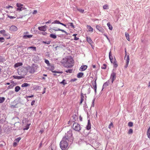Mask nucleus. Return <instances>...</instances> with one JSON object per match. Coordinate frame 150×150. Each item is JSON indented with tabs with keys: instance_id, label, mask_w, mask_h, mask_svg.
Segmentation results:
<instances>
[{
	"instance_id": "obj_63",
	"label": "nucleus",
	"mask_w": 150,
	"mask_h": 150,
	"mask_svg": "<svg viewBox=\"0 0 150 150\" xmlns=\"http://www.w3.org/2000/svg\"><path fill=\"white\" fill-rule=\"evenodd\" d=\"M41 34L44 35H47V33L46 32H42Z\"/></svg>"
},
{
	"instance_id": "obj_6",
	"label": "nucleus",
	"mask_w": 150,
	"mask_h": 150,
	"mask_svg": "<svg viewBox=\"0 0 150 150\" xmlns=\"http://www.w3.org/2000/svg\"><path fill=\"white\" fill-rule=\"evenodd\" d=\"M116 74L112 71L110 75V79H111L112 83L116 79Z\"/></svg>"
},
{
	"instance_id": "obj_28",
	"label": "nucleus",
	"mask_w": 150,
	"mask_h": 150,
	"mask_svg": "<svg viewBox=\"0 0 150 150\" xmlns=\"http://www.w3.org/2000/svg\"><path fill=\"white\" fill-rule=\"evenodd\" d=\"M67 58H63L62 60V64H65L67 63Z\"/></svg>"
},
{
	"instance_id": "obj_58",
	"label": "nucleus",
	"mask_w": 150,
	"mask_h": 150,
	"mask_svg": "<svg viewBox=\"0 0 150 150\" xmlns=\"http://www.w3.org/2000/svg\"><path fill=\"white\" fill-rule=\"evenodd\" d=\"M17 145V142H14L13 143V146L14 147H15Z\"/></svg>"
},
{
	"instance_id": "obj_26",
	"label": "nucleus",
	"mask_w": 150,
	"mask_h": 150,
	"mask_svg": "<svg viewBox=\"0 0 150 150\" xmlns=\"http://www.w3.org/2000/svg\"><path fill=\"white\" fill-rule=\"evenodd\" d=\"M84 74L83 72H80L77 75V77L78 78H80L82 77L83 75Z\"/></svg>"
},
{
	"instance_id": "obj_1",
	"label": "nucleus",
	"mask_w": 150,
	"mask_h": 150,
	"mask_svg": "<svg viewBox=\"0 0 150 150\" xmlns=\"http://www.w3.org/2000/svg\"><path fill=\"white\" fill-rule=\"evenodd\" d=\"M62 139L71 143L73 140L72 136V130H70L65 133V136L63 137Z\"/></svg>"
},
{
	"instance_id": "obj_17",
	"label": "nucleus",
	"mask_w": 150,
	"mask_h": 150,
	"mask_svg": "<svg viewBox=\"0 0 150 150\" xmlns=\"http://www.w3.org/2000/svg\"><path fill=\"white\" fill-rule=\"evenodd\" d=\"M86 40L92 46V45L93 43V41L92 40L91 38L90 37H86Z\"/></svg>"
},
{
	"instance_id": "obj_64",
	"label": "nucleus",
	"mask_w": 150,
	"mask_h": 150,
	"mask_svg": "<svg viewBox=\"0 0 150 150\" xmlns=\"http://www.w3.org/2000/svg\"><path fill=\"white\" fill-rule=\"evenodd\" d=\"M37 12V11L36 10H34L33 12V14H36Z\"/></svg>"
},
{
	"instance_id": "obj_15",
	"label": "nucleus",
	"mask_w": 150,
	"mask_h": 150,
	"mask_svg": "<svg viewBox=\"0 0 150 150\" xmlns=\"http://www.w3.org/2000/svg\"><path fill=\"white\" fill-rule=\"evenodd\" d=\"M86 128L87 130H89L91 128V124L90 122V120H88V124L86 126Z\"/></svg>"
},
{
	"instance_id": "obj_10",
	"label": "nucleus",
	"mask_w": 150,
	"mask_h": 150,
	"mask_svg": "<svg viewBox=\"0 0 150 150\" xmlns=\"http://www.w3.org/2000/svg\"><path fill=\"white\" fill-rule=\"evenodd\" d=\"M9 30L11 31H15L17 30V28L16 26L12 25L10 28Z\"/></svg>"
},
{
	"instance_id": "obj_13",
	"label": "nucleus",
	"mask_w": 150,
	"mask_h": 150,
	"mask_svg": "<svg viewBox=\"0 0 150 150\" xmlns=\"http://www.w3.org/2000/svg\"><path fill=\"white\" fill-rule=\"evenodd\" d=\"M46 26L45 25L44 26H42L41 27H38V29L39 30H40L42 31L45 32L46 30Z\"/></svg>"
},
{
	"instance_id": "obj_9",
	"label": "nucleus",
	"mask_w": 150,
	"mask_h": 150,
	"mask_svg": "<svg viewBox=\"0 0 150 150\" xmlns=\"http://www.w3.org/2000/svg\"><path fill=\"white\" fill-rule=\"evenodd\" d=\"M52 24H61L66 28H67V25L63 23H61L58 20H55L54 21L52 22Z\"/></svg>"
},
{
	"instance_id": "obj_20",
	"label": "nucleus",
	"mask_w": 150,
	"mask_h": 150,
	"mask_svg": "<svg viewBox=\"0 0 150 150\" xmlns=\"http://www.w3.org/2000/svg\"><path fill=\"white\" fill-rule=\"evenodd\" d=\"M87 28L88 30V31L91 32H92L93 31V29L91 27V26L89 25H87Z\"/></svg>"
},
{
	"instance_id": "obj_8",
	"label": "nucleus",
	"mask_w": 150,
	"mask_h": 150,
	"mask_svg": "<svg viewBox=\"0 0 150 150\" xmlns=\"http://www.w3.org/2000/svg\"><path fill=\"white\" fill-rule=\"evenodd\" d=\"M129 61V55H128L127 56L126 59V65L124 66V68H127L128 66Z\"/></svg>"
},
{
	"instance_id": "obj_54",
	"label": "nucleus",
	"mask_w": 150,
	"mask_h": 150,
	"mask_svg": "<svg viewBox=\"0 0 150 150\" xmlns=\"http://www.w3.org/2000/svg\"><path fill=\"white\" fill-rule=\"evenodd\" d=\"M95 100V98H94L93 100H92V104L91 106V107H94V103Z\"/></svg>"
},
{
	"instance_id": "obj_12",
	"label": "nucleus",
	"mask_w": 150,
	"mask_h": 150,
	"mask_svg": "<svg viewBox=\"0 0 150 150\" xmlns=\"http://www.w3.org/2000/svg\"><path fill=\"white\" fill-rule=\"evenodd\" d=\"M87 68L86 65H82L80 68L79 70L80 71H83L86 70Z\"/></svg>"
},
{
	"instance_id": "obj_47",
	"label": "nucleus",
	"mask_w": 150,
	"mask_h": 150,
	"mask_svg": "<svg viewBox=\"0 0 150 150\" xmlns=\"http://www.w3.org/2000/svg\"><path fill=\"white\" fill-rule=\"evenodd\" d=\"M7 16H8V18L11 19L15 18L16 17V16H10L9 15H7Z\"/></svg>"
},
{
	"instance_id": "obj_48",
	"label": "nucleus",
	"mask_w": 150,
	"mask_h": 150,
	"mask_svg": "<svg viewBox=\"0 0 150 150\" xmlns=\"http://www.w3.org/2000/svg\"><path fill=\"white\" fill-rule=\"evenodd\" d=\"M67 73H71L72 71V69H68L65 71Z\"/></svg>"
},
{
	"instance_id": "obj_40",
	"label": "nucleus",
	"mask_w": 150,
	"mask_h": 150,
	"mask_svg": "<svg viewBox=\"0 0 150 150\" xmlns=\"http://www.w3.org/2000/svg\"><path fill=\"white\" fill-rule=\"evenodd\" d=\"M23 6V4H21L20 3H17L16 4V6L18 7H22V6Z\"/></svg>"
},
{
	"instance_id": "obj_33",
	"label": "nucleus",
	"mask_w": 150,
	"mask_h": 150,
	"mask_svg": "<svg viewBox=\"0 0 150 150\" xmlns=\"http://www.w3.org/2000/svg\"><path fill=\"white\" fill-rule=\"evenodd\" d=\"M30 86L29 84H28L27 83H23V84H22L21 86L22 87H26L28 86Z\"/></svg>"
},
{
	"instance_id": "obj_7",
	"label": "nucleus",
	"mask_w": 150,
	"mask_h": 150,
	"mask_svg": "<svg viewBox=\"0 0 150 150\" xmlns=\"http://www.w3.org/2000/svg\"><path fill=\"white\" fill-rule=\"evenodd\" d=\"M0 33L3 34L4 36H7L6 38L7 39L10 38V36L8 37V34L6 33V31L4 30H0Z\"/></svg>"
},
{
	"instance_id": "obj_56",
	"label": "nucleus",
	"mask_w": 150,
	"mask_h": 150,
	"mask_svg": "<svg viewBox=\"0 0 150 150\" xmlns=\"http://www.w3.org/2000/svg\"><path fill=\"white\" fill-rule=\"evenodd\" d=\"M96 79H95V81H94V82L92 83L93 86L95 85V84L96 85Z\"/></svg>"
},
{
	"instance_id": "obj_11",
	"label": "nucleus",
	"mask_w": 150,
	"mask_h": 150,
	"mask_svg": "<svg viewBox=\"0 0 150 150\" xmlns=\"http://www.w3.org/2000/svg\"><path fill=\"white\" fill-rule=\"evenodd\" d=\"M96 28L100 32L103 33L104 32V30L100 26L98 25H97L96 26Z\"/></svg>"
},
{
	"instance_id": "obj_53",
	"label": "nucleus",
	"mask_w": 150,
	"mask_h": 150,
	"mask_svg": "<svg viewBox=\"0 0 150 150\" xmlns=\"http://www.w3.org/2000/svg\"><path fill=\"white\" fill-rule=\"evenodd\" d=\"M70 25V26L71 27L73 28H74L75 27L74 25H73V24L72 23H69Z\"/></svg>"
},
{
	"instance_id": "obj_46",
	"label": "nucleus",
	"mask_w": 150,
	"mask_h": 150,
	"mask_svg": "<svg viewBox=\"0 0 150 150\" xmlns=\"http://www.w3.org/2000/svg\"><path fill=\"white\" fill-rule=\"evenodd\" d=\"M93 87L95 93L96 92V89H97V85L95 84V85L93 86Z\"/></svg>"
},
{
	"instance_id": "obj_41",
	"label": "nucleus",
	"mask_w": 150,
	"mask_h": 150,
	"mask_svg": "<svg viewBox=\"0 0 150 150\" xmlns=\"http://www.w3.org/2000/svg\"><path fill=\"white\" fill-rule=\"evenodd\" d=\"M14 87V85L11 84L7 87V89H11L13 88Z\"/></svg>"
},
{
	"instance_id": "obj_34",
	"label": "nucleus",
	"mask_w": 150,
	"mask_h": 150,
	"mask_svg": "<svg viewBox=\"0 0 150 150\" xmlns=\"http://www.w3.org/2000/svg\"><path fill=\"white\" fill-rule=\"evenodd\" d=\"M30 49H33L34 51H36V47H35L31 46L27 48V50H28Z\"/></svg>"
},
{
	"instance_id": "obj_27",
	"label": "nucleus",
	"mask_w": 150,
	"mask_h": 150,
	"mask_svg": "<svg viewBox=\"0 0 150 150\" xmlns=\"http://www.w3.org/2000/svg\"><path fill=\"white\" fill-rule=\"evenodd\" d=\"M107 25L109 29L110 30H112L113 28L112 26L110 25V23L108 22L107 23Z\"/></svg>"
},
{
	"instance_id": "obj_50",
	"label": "nucleus",
	"mask_w": 150,
	"mask_h": 150,
	"mask_svg": "<svg viewBox=\"0 0 150 150\" xmlns=\"http://www.w3.org/2000/svg\"><path fill=\"white\" fill-rule=\"evenodd\" d=\"M24 8H23V7L22 6L21 7L18 8H17L16 10L17 11H21L22 10V9H24Z\"/></svg>"
},
{
	"instance_id": "obj_57",
	"label": "nucleus",
	"mask_w": 150,
	"mask_h": 150,
	"mask_svg": "<svg viewBox=\"0 0 150 150\" xmlns=\"http://www.w3.org/2000/svg\"><path fill=\"white\" fill-rule=\"evenodd\" d=\"M104 36H105L107 38V39H108V40L109 42H110V40L109 38H108V37L105 34H104Z\"/></svg>"
},
{
	"instance_id": "obj_44",
	"label": "nucleus",
	"mask_w": 150,
	"mask_h": 150,
	"mask_svg": "<svg viewBox=\"0 0 150 150\" xmlns=\"http://www.w3.org/2000/svg\"><path fill=\"white\" fill-rule=\"evenodd\" d=\"M42 42L43 43L47 44V45H49L50 43V41H43Z\"/></svg>"
},
{
	"instance_id": "obj_4",
	"label": "nucleus",
	"mask_w": 150,
	"mask_h": 150,
	"mask_svg": "<svg viewBox=\"0 0 150 150\" xmlns=\"http://www.w3.org/2000/svg\"><path fill=\"white\" fill-rule=\"evenodd\" d=\"M35 65L33 64L32 65L31 67L28 66L26 67L25 69L26 71H28L31 73H34L35 71Z\"/></svg>"
},
{
	"instance_id": "obj_5",
	"label": "nucleus",
	"mask_w": 150,
	"mask_h": 150,
	"mask_svg": "<svg viewBox=\"0 0 150 150\" xmlns=\"http://www.w3.org/2000/svg\"><path fill=\"white\" fill-rule=\"evenodd\" d=\"M73 129L77 132L80 131L81 127L80 125L77 123L74 122L72 126Z\"/></svg>"
},
{
	"instance_id": "obj_16",
	"label": "nucleus",
	"mask_w": 150,
	"mask_h": 150,
	"mask_svg": "<svg viewBox=\"0 0 150 150\" xmlns=\"http://www.w3.org/2000/svg\"><path fill=\"white\" fill-rule=\"evenodd\" d=\"M109 82V80H108L106 82H105L103 84V88H102V90H103L104 88H105L108 85Z\"/></svg>"
},
{
	"instance_id": "obj_39",
	"label": "nucleus",
	"mask_w": 150,
	"mask_h": 150,
	"mask_svg": "<svg viewBox=\"0 0 150 150\" xmlns=\"http://www.w3.org/2000/svg\"><path fill=\"white\" fill-rule=\"evenodd\" d=\"M76 115H73L72 118H73V121L74 122L76 120Z\"/></svg>"
},
{
	"instance_id": "obj_25",
	"label": "nucleus",
	"mask_w": 150,
	"mask_h": 150,
	"mask_svg": "<svg viewBox=\"0 0 150 150\" xmlns=\"http://www.w3.org/2000/svg\"><path fill=\"white\" fill-rule=\"evenodd\" d=\"M125 36L127 40H128V41H130L129 36V35L128 34V33H127V32H125Z\"/></svg>"
},
{
	"instance_id": "obj_18",
	"label": "nucleus",
	"mask_w": 150,
	"mask_h": 150,
	"mask_svg": "<svg viewBox=\"0 0 150 150\" xmlns=\"http://www.w3.org/2000/svg\"><path fill=\"white\" fill-rule=\"evenodd\" d=\"M113 64L114 67L115 68H116L118 67V64L115 57L114 58V60Z\"/></svg>"
},
{
	"instance_id": "obj_35",
	"label": "nucleus",
	"mask_w": 150,
	"mask_h": 150,
	"mask_svg": "<svg viewBox=\"0 0 150 150\" xmlns=\"http://www.w3.org/2000/svg\"><path fill=\"white\" fill-rule=\"evenodd\" d=\"M5 98L4 97H0V103H3L5 100Z\"/></svg>"
},
{
	"instance_id": "obj_30",
	"label": "nucleus",
	"mask_w": 150,
	"mask_h": 150,
	"mask_svg": "<svg viewBox=\"0 0 150 150\" xmlns=\"http://www.w3.org/2000/svg\"><path fill=\"white\" fill-rule=\"evenodd\" d=\"M20 89L21 88L20 86H16L15 88V91L17 92L20 90Z\"/></svg>"
},
{
	"instance_id": "obj_3",
	"label": "nucleus",
	"mask_w": 150,
	"mask_h": 150,
	"mask_svg": "<svg viewBox=\"0 0 150 150\" xmlns=\"http://www.w3.org/2000/svg\"><path fill=\"white\" fill-rule=\"evenodd\" d=\"M74 62V61L73 60V58L70 57L67 58V64L68 65L65 66L64 64V66L67 68H71L73 66Z\"/></svg>"
},
{
	"instance_id": "obj_23",
	"label": "nucleus",
	"mask_w": 150,
	"mask_h": 150,
	"mask_svg": "<svg viewBox=\"0 0 150 150\" xmlns=\"http://www.w3.org/2000/svg\"><path fill=\"white\" fill-rule=\"evenodd\" d=\"M5 61V59L4 56H0V62H3Z\"/></svg>"
},
{
	"instance_id": "obj_51",
	"label": "nucleus",
	"mask_w": 150,
	"mask_h": 150,
	"mask_svg": "<svg viewBox=\"0 0 150 150\" xmlns=\"http://www.w3.org/2000/svg\"><path fill=\"white\" fill-rule=\"evenodd\" d=\"M21 139V138L20 137H18L16 139L15 141H16V142H18Z\"/></svg>"
},
{
	"instance_id": "obj_43",
	"label": "nucleus",
	"mask_w": 150,
	"mask_h": 150,
	"mask_svg": "<svg viewBox=\"0 0 150 150\" xmlns=\"http://www.w3.org/2000/svg\"><path fill=\"white\" fill-rule=\"evenodd\" d=\"M103 8L104 9H107L109 8L108 6L107 5H105L103 6Z\"/></svg>"
},
{
	"instance_id": "obj_2",
	"label": "nucleus",
	"mask_w": 150,
	"mask_h": 150,
	"mask_svg": "<svg viewBox=\"0 0 150 150\" xmlns=\"http://www.w3.org/2000/svg\"><path fill=\"white\" fill-rule=\"evenodd\" d=\"M69 142L62 139L59 144L60 147L62 150H67L69 149L68 143Z\"/></svg>"
},
{
	"instance_id": "obj_38",
	"label": "nucleus",
	"mask_w": 150,
	"mask_h": 150,
	"mask_svg": "<svg viewBox=\"0 0 150 150\" xmlns=\"http://www.w3.org/2000/svg\"><path fill=\"white\" fill-rule=\"evenodd\" d=\"M133 130L132 129H130L128 131V134H131L133 133Z\"/></svg>"
},
{
	"instance_id": "obj_59",
	"label": "nucleus",
	"mask_w": 150,
	"mask_h": 150,
	"mask_svg": "<svg viewBox=\"0 0 150 150\" xmlns=\"http://www.w3.org/2000/svg\"><path fill=\"white\" fill-rule=\"evenodd\" d=\"M113 124L112 123H111L109 125V126H108V128H109V129H110L111 128V126H113Z\"/></svg>"
},
{
	"instance_id": "obj_36",
	"label": "nucleus",
	"mask_w": 150,
	"mask_h": 150,
	"mask_svg": "<svg viewBox=\"0 0 150 150\" xmlns=\"http://www.w3.org/2000/svg\"><path fill=\"white\" fill-rule=\"evenodd\" d=\"M52 72L53 73H57L58 74H62L63 73L62 71H52Z\"/></svg>"
},
{
	"instance_id": "obj_60",
	"label": "nucleus",
	"mask_w": 150,
	"mask_h": 150,
	"mask_svg": "<svg viewBox=\"0 0 150 150\" xmlns=\"http://www.w3.org/2000/svg\"><path fill=\"white\" fill-rule=\"evenodd\" d=\"M34 96L33 95H32L31 96H26V98H32Z\"/></svg>"
},
{
	"instance_id": "obj_32",
	"label": "nucleus",
	"mask_w": 150,
	"mask_h": 150,
	"mask_svg": "<svg viewBox=\"0 0 150 150\" xmlns=\"http://www.w3.org/2000/svg\"><path fill=\"white\" fill-rule=\"evenodd\" d=\"M109 58L111 63H112V60H113V59L112 56L111 54V51H110L109 53Z\"/></svg>"
},
{
	"instance_id": "obj_55",
	"label": "nucleus",
	"mask_w": 150,
	"mask_h": 150,
	"mask_svg": "<svg viewBox=\"0 0 150 150\" xmlns=\"http://www.w3.org/2000/svg\"><path fill=\"white\" fill-rule=\"evenodd\" d=\"M78 10L80 12H81L82 13H83L84 11V10L83 9H78Z\"/></svg>"
},
{
	"instance_id": "obj_45",
	"label": "nucleus",
	"mask_w": 150,
	"mask_h": 150,
	"mask_svg": "<svg viewBox=\"0 0 150 150\" xmlns=\"http://www.w3.org/2000/svg\"><path fill=\"white\" fill-rule=\"evenodd\" d=\"M45 62L47 64V65L48 66H49L50 65V62H49V61L47 60V59H45Z\"/></svg>"
},
{
	"instance_id": "obj_21",
	"label": "nucleus",
	"mask_w": 150,
	"mask_h": 150,
	"mask_svg": "<svg viewBox=\"0 0 150 150\" xmlns=\"http://www.w3.org/2000/svg\"><path fill=\"white\" fill-rule=\"evenodd\" d=\"M84 98H85L84 96L83 95V94L82 93H81V100H80V104L82 103L83 100H84Z\"/></svg>"
},
{
	"instance_id": "obj_19",
	"label": "nucleus",
	"mask_w": 150,
	"mask_h": 150,
	"mask_svg": "<svg viewBox=\"0 0 150 150\" xmlns=\"http://www.w3.org/2000/svg\"><path fill=\"white\" fill-rule=\"evenodd\" d=\"M13 77L15 79H21L24 78V77L23 76H18L15 75L13 76Z\"/></svg>"
},
{
	"instance_id": "obj_52",
	"label": "nucleus",
	"mask_w": 150,
	"mask_h": 150,
	"mask_svg": "<svg viewBox=\"0 0 150 150\" xmlns=\"http://www.w3.org/2000/svg\"><path fill=\"white\" fill-rule=\"evenodd\" d=\"M5 41L3 37H0V42H3Z\"/></svg>"
},
{
	"instance_id": "obj_22",
	"label": "nucleus",
	"mask_w": 150,
	"mask_h": 150,
	"mask_svg": "<svg viewBox=\"0 0 150 150\" xmlns=\"http://www.w3.org/2000/svg\"><path fill=\"white\" fill-rule=\"evenodd\" d=\"M53 30H54L55 31H62V32L65 33L67 35H68V33H67L66 31H65L64 30H63L60 29V28H58L57 29H53Z\"/></svg>"
},
{
	"instance_id": "obj_37",
	"label": "nucleus",
	"mask_w": 150,
	"mask_h": 150,
	"mask_svg": "<svg viewBox=\"0 0 150 150\" xmlns=\"http://www.w3.org/2000/svg\"><path fill=\"white\" fill-rule=\"evenodd\" d=\"M30 124H27L25 126V128L23 129L24 130H28L29 129V126L30 125Z\"/></svg>"
},
{
	"instance_id": "obj_61",
	"label": "nucleus",
	"mask_w": 150,
	"mask_h": 150,
	"mask_svg": "<svg viewBox=\"0 0 150 150\" xmlns=\"http://www.w3.org/2000/svg\"><path fill=\"white\" fill-rule=\"evenodd\" d=\"M35 100H33L31 103V105H33L35 104Z\"/></svg>"
},
{
	"instance_id": "obj_31",
	"label": "nucleus",
	"mask_w": 150,
	"mask_h": 150,
	"mask_svg": "<svg viewBox=\"0 0 150 150\" xmlns=\"http://www.w3.org/2000/svg\"><path fill=\"white\" fill-rule=\"evenodd\" d=\"M147 134L148 138L150 139V127L147 130Z\"/></svg>"
},
{
	"instance_id": "obj_62",
	"label": "nucleus",
	"mask_w": 150,
	"mask_h": 150,
	"mask_svg": "<svg viewBox=\"0 0 150 150\" xmlns=\"http://www.w3.org/2000/svg\"><path fill=\"white\" fill-rule=\"evenodd\" d=\"M65 81V80H63L61 82V83L62 84H63L64 85H65V84L66 83H64Z\"/></svg>"
},
{
	"instance_id": "obj_42",
	"label": "nucleus",
	"mask_w": 150,
	"mask_h": 150,
	"mask_svg": "<svg viewBox=\"0 0 150 150\" xmlns=\"http://www.w3.org/2000/svg\"><path fill=\"white\" fill-rule=\"evenodd\" d=\"M128 126L129 127H132L133 126V123L132 122H129L128 123Z\"/></svg>"
},
{
	"instance_id": "obj_49",
	"label": "nucleus",
	"mask_w": 150,
	"mask_h": 150,
	"mask_svg": "<svg viewBox=\"0 0 150 150\" xmlns=\"http://www.w3.org/2000/svg\"><path fill=\"white\" fill-rule=\"evenodd\" d=\"M106 68V65L105 64H103V66L101 67V69H105Z\"/></svg>"
},
{
	"instance_id": "obj_24",
	"label": "nucleus",
	"mask_w": 150,
	"mask_h": 150,
	"mask_svg": "<svg viewBox=\"0 0 150 150\" xmlns=\"http://www.w3.org/2000/svg\"><path fill=\"white\" fill-rule=\"evenodd\" d=\"M23 63L21 62L17 63L15 64L14 67L15 68L18 67L22 65Z\"/></svg>"
},
{
	"instance_id": "obj_29",
	"label": "nucleus",
	"mask_w": 150,
	"mask_h": 150,
	"mask_svg": "<svg viewBox=\"0 0 150 150\" xmlns=\"http://www.w3.org/2000/svg\"><path fill=\"white\" fill-rule=\"evenodd\" d=\"M50 38L54 39L57 38V36L55 34H50Z\"/></svg>"
},
{
	"instance_id": "obj_14",
	"label": "nucleus",
	"mask_w": 150,
	"mask_h": 150,
	"mask_svg": "<svg viewBox=\"0 0 150 150\" xmlns=\"http://www.w3.org/2000/svg\"><path fill=\"white\" fill-rule=\"evenodd\" d=\"M32 35H24L23 36V39H27L28 38H30L33 37Z\"/></svg>"
}]
</instances>
